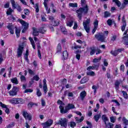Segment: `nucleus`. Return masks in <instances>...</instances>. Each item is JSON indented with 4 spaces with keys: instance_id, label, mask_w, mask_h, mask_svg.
I'll list each match as a JSON object with an SVG mask.
<instances>
[{
    "instance_id": "f257e3e1",
    "label": "nucleus",
    "mask_w": 128,
    "mask_h": 128,
    "mask_svg": "<svg viewBox=\"0 0 128 128\" xmlns=\"http://www.w3.org/2000/svg\"><path fill=\"white\" fill-rule=\"evenodd\" d=\"M82 5L84 8H80L79 9L76 10V12L78 14V18L80 20H82V14H88V5H85L86 0H81Z\"/></svg>"
},
{
    "instance_id": "f03ea898",
    "label": "nucleus",
    "mask_w": 128,
    "mask_h": 128,
    "mask_svg": "<svg viewBox=\"0 0 128 128\" xmlns=\"http://www.w3.org/2000/svg\"><path fill=\"white\" fill-rule=\"evenodd\" d=\"M59 108L60 110V112L61 114H66L70 110H72V108H76L74 105L72 104H68L66 107L65 110L64 108L62 106H59Z\"/></svg>"
},
{
    "instance_id": "7ed1b4c3",
    "label": "nucleus",
    "mask_w": 128,
    "mask_h": 128,
    "mask_svg": "<svg viewBox=\"0 0 128 128\" xmlns=\"http://www.w3.org/2000/svg\"><path fill=\"white\" fill-rule=\"evenodd\" d=\"M90 19H87L86 21L83 22L84 28L88 34L90 32Z\"/></svg>"
},
{
    "instance_id": "20e7f679",
    "label": "nucleus",
    "mask_w": 128,
    "mask_h": 128,
    "mask_svg": "<svg viewBox=\"0 0 128 128\" xmlns=\"http://www.w3.org/2000/svg\"><path fill=\"white\" fill-rule=\"evenodd\" d=\"M57 124H60L61 126L66 128L68 126V120L66 118H61L60 120L58 122Z\"/></svg>"
},
{
    "instance_id": "39448f33",
    "label": "nucleus",
    "mask_w": 128,
    "mask_h": 128,
    "mask_svg": "<svg viewBox=\"0 0 128 128\" xmlns=\"http://www.w3.org/2000/svg\"><path fill=\"white\" fill-rule=\"evenodd\" d=\"M95 38H96L98 40L99 42H104V33H99L95 35Z\"/></svg>"
},
{
    "instance_id": "423d86ee",
    "label": "nucleus",
    "mask_w": 128,
    "mask_h": 128,
    "mask_svg": "<svg viewBox=\"0 0 128 128\" xmlns=\"http://www.w3.org/2000/svg\"><path fill=\"white\" fill-rule=\"evenodd\" d=\"M18 88L16 86H13L12 90L9 91L8 94L11 96H14L18 94Z\"/></svg>"
},
{
    "instance_id": "0eeeda50",
    "label": "nucleus",
    "mask_w": 128,
    "mask_h": 128,
    "mask_svg": "<svg viewBox=\"0 0 128 128\" xmlns=\"http://www.w3.org/2000/svg\"><path fill=\"white\" fill-rule=\"evenodd\" d=\"M19 22L20 24H22L23 26H24L23 30H22V32L24 34V32H26V30L28 28V24L22 20H19Z\"/></svg>"
},
{
    "instance_id": "6e6552de",
    "label": "nucleus",
    "mask_w": 128,
    "mask_h": 128,
    "mask_svg": "<svg viewBox=\"0 0 128 128\" xmlns=\"http://www.w3.org/2000/svg\"><path fill=\"white\" fill-rule=\"evenodd\" d=\"M24 52V45H19L18 48L17 49V56L18 58H20L22 56V52Z\"/></svg>"
},
{
    "instance_id": "1a4fd4ad",
    "label": "nucleus",
    "mask_w": 128,
    "mask_h": 128,
    "mask_svg": "<svg viewBox=\"0 0 128 128\" xmlns=\"http://www.w3.org/2000/svg\"><path fill=\"white\" fill-rule=\"evenodd\" d=\"M22 115L24 118L25 120H32V114H29L26 111H22Z\"/></svg>"
},
{
    "instance_id": "9d476101",
    "label": "nucleus",
    "mask_w": 128,
    "mask_h": 128,
    "mask_svg": "<svg viewBox=\"0 0 128 128\" xmlns=\"http://www.w3.org/2000/svg\"><path fill=\"white\" fill-rule=\"evenodd\" d=\"M52 122H54V120H48L47 122L42 123V124L43 126V128H48L52 124Z\"/></svg>"
},
{
    "instance_id": "9b49d317",
    "label": "nucleus",
    "mask_w": 128,
    "mask_h": 128,
    "mask_svg": "<svg viewBox=\"0 0 128 128\" xmlns=\"http://www.w3.org/2000/svg\"><path fill=\"white\" fill-rule=\"evenodd\" d=\"M6 28L10 30L11 34H14V26L12 24H9L6 26Z\"/></svg>"
},
{
    "instance_id": "f8f14e48",
    "label": "nucleus",
    "mask_w": 128,
    "mask_h": 128,
    "mask_svg": "<svg viewBox=\"0 0 128 128\" xmlns=\"http://www.w3.org/2000/svg\"><path fill=\"white\" fill-rule=\"evenodd\" d=\"M74 20H68L66 22V26H69V28H72L74 24Z\"/></svg>"
},
{
    "instance_id": "ddd939ff",
    "label": "nucleus",
    "mask_w": 128,
    "mask_h": 128,
    "mask_svg": "<svg viewBox=\"0 0 128 128\" xmlns=\"http://www.w3.org/2000/svg\"><path fill=\"white\" fill-rule=\"evenodd\" d=\"M62 58H63V60H68V52L67 50H65L62 54Z\"/></svg>"
},
{
    "instance_id": "4468645a",
    "label": "nucleus",
    "mask_w": 128,
    "mask_h": 128,
    "mask_svg": "<svg viewBox=\"0 0 128 128\" xmlns=\"http://www.w3.org/2000/svg\"><path fill=\"white\" fill-rule=\"evenodd\" d=\"M86 91H83L80 92V98L82 100H84V98H86Z\"/></svg>"
},
{
    "instance_id": "2eb2a0df",
    "label": "nucleus",
    "mask_w": 128,
    "mask_h": 128,
    "mask_svg": "<svg viewBox=\"0 0 128 128\" xmlns=\"http://www.w3.org/2000/svg\"><path fill=\"white\" fill-rule=\"evenodd\" d=\"M38 30H39V32L40 34H44V32H46V28L44 27H42L38 29Z\"/></svg>"
},
{
    "instance_id": "dca6fc26",
    "label": "nucleus",
    "mask_w": 128,
    "mask_h": 128,
    "mask_svg": "<svg viewBox=\"0 0 128 128\" xmlns=\"http://www.w3.org/2000/svg\"><path fill=\"white\" fill-rule=\"evenodd\" d=\"M40 34V30H38L36 28H33V36H37Z\"/></svg>"
},
{
    "instance_id": "f3484780",
    "label": "nucleus",
    "mask_w": 128,
    "mask_h": 128,
    "mask_svg": "<svg viewBox=\"0 0 128 128\" xmlns=\"http://www.w3.org/2000/svg\"><path fill=\"white\" fill-rule=\"evenodd\" d=\"M16 28V34L17 38L20 37V28H18L16 26H15Z\"/></svg>"
},
{
    "instance_id": "a211bd4d",
    "label": "nucleus",
    "mask_w": 128,
    "mask_h": 128,
    "mask_svg": "<svg viewBox=\"0 0 128 128\" xmlns=\"http://www.w3.org/2000/svg\"><path fill=\"white\" fill-rule=\"evenodd\" d=\"M29 40L31 42V44L32 46V48L34 50H36V44H34V39L32 38V37L29 38Z\"/></svg>"
},
{
    "instance_id": "6ab92c4d",
    "label": "nucleus",
    "mask_w": 128,
    "mask_h": 128,
    "mask_svg": "<svg viewBox=\"0 0 128 128\" xmlns=\"http://www.w3.org/2000/svg\"><path fill=\"white\" fill-rule=\"evenodd\" d=\"M11 82L14 84H18V80L17 78H14L11 79Z\"/></svg>"
},
{
    "instance_id": "aec40b11",
    "label": "nucleus",
    "mask_w": 128,
    "mask_h": 128,
    "mask_svg": "<svg viewBox=\"0 0 128 128\" xmlns=\"http://www.w3.org/2000/svg\"><path fill=\"white\" fill-rule=\"evenodd\" d=\"M88 82V78L84 77L82 79L80 80V84H86V82Z\"/></svg>"
},
{
    "instance_id": "412c9836",
    "label": "nucleus",
    "mask_w": 128,
    "mask_h": 128,
    "mask_svg": "<svg viewBox=\"0 0 128 128\" xmlns=\"http://www.w3.org/2000/svg\"><path fill=\"white\" fill-rule=\"evenodd\" d=\"M24 104V100L21 98H17V104Z\"/></svg>"
},
{
    "instance_id": "4be33fe9",
    "label": "nucleus",
    "mask_w": 128,
    "mask_h": 128,
    "mask_svg": "<svg viewBox=\"0 0 128 128\" xmlns=\"http://www.w3.org/2000/svg\"><path fill=\"white\" fill-rule=\"evenodd\" d=\"M102 117V115L100 114H96L94 116V120H96V122H98V120H100V118Z\"/></svg>"
},
{
    "instance_id": "5701e85b",
    "label": "nucleus",
    "mask_w": 128,
    "mask_h": 128,
    "mask_svg": "<svg viewBox=\"0 0 128 128\" xmlns=\"http://www.w3.org/2000/svg\"><path fill=\"white\" fill-rule=\"evenodd\" d=\"M102 120L104 122L105 124H106V122L108 121V117H106V115H102Z\"/></svg>"
},
{
    "instance_id": "b1692460",
    "label": "nucleus",
    "mask_w": 128,
    "mask_h": 128,
    "mask_svg": "<svg viewBox=\"0 0 128 128\" xmlns=\"http://www.w3.org/2000/svg\"><path fill=\"white\" fill-rule=\"evenodd\" d=\"M10 104H17V98H13L9 100Z\"/></svg>"
},
{
    "instance_id": "393cba45",
    "label": "nucleus",
    "mask_w": 128,
    "mask_h": 128,
    "mask_svg": "<svg viewBox=\"0 0 128 128\" xmlns=\"http://www.w3.org/2000/svg\"><path fill=\"white\" fill-rule=\"evenodd\" d=\"M86 74L87 76H96V73L93 71L87 72Z\"/></svg>"
},
{
    "instance_id": "a878e982",
    "label": "nucleus",
    "mask_w": 128,
    "mask_h": 128,
    "mask_svg": "<svg viewBox=\"0 0 128 128\" xmlns=\"http://www.w3.org/2000/svg\"><path fill=\"white\" fill-rule=\"evenodd\" d=\"M60 24V22L58 20H54L52 22V25L54 26H58Z\"/></svg>"
},
{
    "instance_id": "bb28decb",
    "label": "nucleus",
    "mask_w": 128,
    "mask_h": 128,
    "mask_svg": "<svg viewBox=\"0 0 128 128\" xmlns=\"http://www.w3.org/2000/svg\"><path fill=\"white\" fill-rule=\"evenodd\" d=\"M111 16V14L110 12H108V11H106L104 12V18H109V16Z\"/></svg>"
},
{
    "instance_id": "cd10ccee",
    "label": "nucleus",
    "mask_w": 128,
    "mask_h": 128,
    "mask_svg": "<svg viewBox=\"0 0 128 128\" xmlns=\"http://www.w3.org/2000/svg\"><path fill=\"white\" fill-rule=\"evenodd\" d=\"M120 82L118 81H116L115 82V84H114V86H115V88H116V90H118L119 88H120Z\"/></svg>"
},
{
    "instance_id": "c85d7f7f",
    "label": "nucleus",
    "mask_w": 128,
    "mask_h": 128,
    "mask_svg": "<svg viewBox=\"0 0 128 128\" xmlns=\"http://www.w3.org/2000/svg\"><path fill=\"white\" fill-rule=\"evenodd\" d=\"M14 10H12V9L11 8H9L8 10L6 11V14L7 16H10V14H12Z\"/></svg>"
},
{
    "instance_id": "c756f323",
    "label": "nucleus",
    "mask_w": 128,
    "mask_h": 128,
    "mask_svg": "<svg viewBox=\"0 0 128 128\" xmlns=\"http://www.w3.org/2000/svg\"><path fill=\"white\" fill-rule=\"evenodd\" d=\"M32 80V82H34V80H36V82H38V80H40V77H38V76L36 75L34 76H33V78Z\"/></svg>"
},
{
    "instance_id": "7c9ffc66",
    "label": "nucleus",
    "mask_w": 128,
    "mask_h": 128,
    "mask_svg": "<svg viewBox=\"0 0 128 128\" xmlns=\"http://www.w3.org/2000/svg\"><path fill=\"white\" fill-rule=\"evenodd\" d=\"M126 26V22L122 23V26L121 27V30L122 32H124Z\"/></svg>"
},
{
    "instance_id": "2f4dec72",
    "label": "nucleus",
    "mask_w": 128,
    "mask_h": 128,
    "mask_svg": "<svg viewBox=\"0 0 128 128\" xmlns=\"http://www.w3.org/2000/svg\"><path fill=\"white\" fill-rule=\"evenodd\" d=\"M69 6L71 8H78V4L76 3H70Z\"/></svg>"
},
{
    "instance_id": "473e14b6",
    "label": "nucleus",
    "mask_w": 128,
    "mask_h": 128,
    "mask_svg": "<svg viewBox=\"0 0 128 128\" xmlns=\"http://www.w3.org/2000/svg\"><path fill=\"white\" fill-rule=\"evenodd\" d=\"M10 2L12 4L13 8L14 10L16 9V2H14V0H10Z\"/></svg>"
},
{
    "instance_id": "72a5a7b5",
    "label": "nucleus",
    "mask_w": 128,
    "mask_h": 128,
    "mask_svg": "<svg viewBox=\"0 0 128 128\" xmlns=\"http://www.w3.org/2000/svg\"><path fill=\"white\" fill-rule=\"evenodd\" d=\"M111 54H112V56H116V55L118 54V51L116 50H112L110 52Z\"/></svg>"
},
{
    "instance_id": "f704fd0d",
    "label": "nucleus",
    "mask_w": 128,
    "mask_h": 128,
    "mask_svg": "<svg viewBox=\"0 0 128 128\" xmlns=\"http://www.w3.org/2000/svg\"><path fill=\"white\" fill-rule=\"evenodd\" d=\"M122 94H123L124 97L126 99L128 100V93L126 91H122Z\"/></svg>"
},
{
    "instance_id": "c9c22d12",
    "label": "nucleus",
    "mask_w": 128,
    "mask_h": 128,
    "mask_svg": "<svg viewBox=\"0 0 128 128\" xmlns=\"http://www.w3.org/2000/svg\"><path fill=\"white\" fill-rule=\"evenodd\" d=\"M122 122H123V124H125L126 126H128V120H126V118L125 117H124L122 118Z\"/></svg>"
},
{
    "instance_id": "e433bc0d",
    "label": "nucleus",
    "mask_w": 128,
    "mask_h": 128,
    "mask_svg": "<svg viewBox=\"0 0 128 128\" xmlns=\"http://www.w3.org/2000/svg\"><path fill=\"white\" fill-rule=\"evenodd\" d=\"M62 51V46H60V44H58L57 46V52H60Z\"/></svg>"
},
{
    "instance_id": "4c0bfd02",
    "label": "nucleus",
    "mask_w": 128,
    "mask_h": 128,
    "mask_svg": "<svg viewBox=\"0 0 128 128\" xmlns=\"http://www.w3.org/2000/svg\"><path fill=\"white\" fill-rule=\"evenodd\" d=\"M102 60V56H100L98 58H95L93 60V62H99Z\"/></svg>"
},
{
    "instance_id": "58836bf2",
    "label": "nucleus",
    "mask_w": 128,
    "mask_h": 128,
    "mask_svg": "<svg viewBox=\"0 0 128 128\" xmlns=\"http://www.w3.org/2000/svg\"><path fill=\"white\" fill-rule=\"evenodd\" d=\"M28 106H30V108H32V106H38V104H36V103H34L32 102H30L28 104Z\"/></svg>"
},
{
    "instance_id": "ea45409f",
    "label": "nucleus",
    "mask_w": 128,
    "mask_h": 128,
    "mask_svg": "<svg viewBox=\"0 0 128 128\" xmlns=\"http://www.w3.org/2000/svg\"><path fill=\"white\" fill-rule=\"evenodd\" d=\"M96 53V49L94 48H91V51L90 52V56H94Z\"/></svg>"
},
{
    "instance_id": "a19ab883",
    "label": "nucleus",
    "mask_w": 128,
    "mask_h": 128,
    "mask_svg": "<svg viewBox=\"0 0 128 128\" xmlns=\"http://www.w3.org/2000/svg\"><path fill=\"white\" fill-rule=\"evenodd\" d=\"M94 27L98 28V20H96L94 22Z\"/></svg>"
},
{
    "instance_id": "79ce46f5",
    "label": "nucleus",
    "mask_w": 128,
    "mask_h": 128,
    "mask_svg": "<svg viewBox=\"0 0 128 128\" xmlns=\"http://www.w3.org/2000/svg\"><path fill=\"white\" fill-rule=\"evenodd\" d=\"M34 8L36 9V12H40V9L38 8V4H36L34 6Z\"/></svg>"
},
{
    "instance_id": "37998d69",
    "label": "nucleus",
    "mask_w": 128,
    "mask_h": 128,
    "mask_svg": "<svg viewBox=\"0 0 128 128\" xmlns=\"http://www.w3.org/2000/svg\"><path fill=\"white\" fill-rule=\"evenodd\" d=\"M98 86H96V85H94L92 86V89L94 90V94H96V90H98Z\"/></svg>"
},
{
    "instance_id": "c03bdc74",
    "label": "nucleus",
    "mask_w": 128,
    "mask_h": 128,
    "mask_svg": "<svg viewBox=\"0 0 128 128\" xmlns=\"http://www.w3.org/2000/svg\"><path fill=\"white\" fill-rule=\"evenodd\" d=\"M28 72H29L31 76H34V72L30 68H28Z\"/></svg>"
},
{
    "instance_id": "a18cd8bd",
    "label": "nucleus",
    "mask_w": 128,
    "mask_h": 128,
    "mask_svg": "<svg viewBox=\"0 0 128 128\" xmlns=\"http://www.w3.org/2000/svg\"><path fill=\"white\" fill-rule=\"evenodd\" d=\"M106 128H112V126H114V124L112 123H109L108 124H106Z\"/></svg>"
},
{
    "instance_id": "49530a36",
    "label": "nucleus",
    "mask_w": 128,
    "mask_h": 128,
    "mask_svg": "<svg viewBox=\"0 0 128 128\" xmlns=\"http://www.w3.org/2000/svg\"><path fill=\"white\" fill-rule=\"evenodd\" d=\"M36 96H42V92H40V89H37Z\"/></svg>"
},
{
    "instance_id": "de8ad7c7",
    "label": "nucleus",
    "mask_w": 128,
    "mask_h": 128,
    "mask_svg": "<svg viewBox=\"0 0 128 128\" xmlns=\"http://www.w3.org/2000/svg\"><path fill=\"white\" fill-rule=\"evenodd\" d=\"M34 92V90H32V89H26L24 92V94H26V92Z\"/></svg>"
},
{
    "instance_id": "09e8293b",
    "label": "nucleus",
    "mask_w": 128,
    "mask_h": 128,
    "mask_svg": "<svg viewBox=\"0 0 128 128\" xmlns=\"http://www.w3.org/2000/svg\"><path fill=\"white\" fill-rule=\"evenodd\" d=\"M107 24H108V26H112V20L110 19H108L107 20Z\"/></svg>"
},
{
    "instance_id": "8fccbe9b",
    "label": "nucleus",
    "mask_w": 128,
    "mask_h": 128,
    "mask_svg": "<svg viewBox=\"0 0 128 128\" xmlns=\"http://www.w3.org/2000/svg\"><path fill=\"white\" fill-rule=\"evenodd\" d=\"M61 32L64 34H68V32H66V28H61Z\"/></svg>"
},
{
    "instance_id": "3c124183",
    "label": "nucleus",
    "mask_w": 128,
    "mask_h": 128,
    "mask_svg": "<svg viewBox=\"0 0 128 128\" xmlns=\"http://www.w3.org/2000/svg\"><path fill=\"white\" fill-rule=\"evenodd\" d=\"M21 82H26V76H24V75H22L20 77Z\"/></svg>"
},
{
    "instance_id": "603ef678",
    "label": "nucleus",
    "mask_w": 128,
    "mask_h": 128,
    "mask_svg": "<svg viewBox=\"0 0 128 128\" xmlns=\"http://www.w3.org/2000/svg\"><path fill=\"white\" fill-rule=\"evenodd\" d=\"M43 90L44 94H46L48 92V86H43Z\"/></svg>"
},
{
    "instance_id": "864d4df0",
    "label": "nucleus",
    "mask_w": 128,
    "mask_h": 128,
    "mask_svg": "<svg viewBox=\"0 0 128 128\" xmlns=\"http://www.w3.org/2000/svg\"><path fill=\"white\" fill-rule=\"evenodd\" d=\"M116 118L114 116H112L110 118V120L111 122H116Z\"/></svg>"
},
{
    "instance_id": "5fc2aeb1",
    "label": "nucleus",
    "mask_w": 128,
    "mask_h": 128,
    "mask_svg": "<svg viewBox=\"0 0 128 128\" xmlns=\"http://www.w3.org/2000/svg\"><path fill=\"white\" fill-rule=\"evenodd\" d=\"M76 122H70V126L71 128H74V126H76Z\"/></svg>"
},
{
    "instance_id": "6e6d98bb",
    "label": "nucleus",
    "mask_w": 128,
    "mask_h": 128,
    "mask_svg": "<svg viewBox=\"0 0 128 128\" xmlns=\"http://www.w3.org/2000/svg\"><path fill=\"white\" fill-rule=\"evenodd\" d=\"M86 70H88V72H90V70H95L94 66H89L88 68H87Z\"/></svg>"
},
{
    "instance_id": "4d7b16f0",
    "label": "nucleus",
    "mask_w": 128,
    "mask_h": 128,
    "mask_svg": "<svg viewBox=\"0 0 128 128\" xmlns=\"http://www.w3.org/2000/svg\"><path fill=\"white\" fill-rule=\"evenodd\" d=\"M17 10H18V12H22V7L18 5L16 6V8Z\"/></svg>"
},
{
    "instance_id": "13d9d810",
    "label": "nucleus",
    "mask_w": 128,
    "mask_h": 128,
    "mask_svg": "<svg viewBox=\"0 0 128 128\" xmlns=\"http://www.w3.org/2000/svg\"><path fill=\"white\" fill-rule=\"evenodd\" d=\"M78 28V22H74V26H73L74 30H76Z\"/></svg>"
},
{
    "instance_id": "bf43d9fd",
    "label": "nucleus",
    "mask_w": 128,
    "mask_h": 128,
    "mask_svg": "<svg viewBox=\"0 0 128 128\" xmlns=\"http://www.w3.org/2000/svg\"><path fill=\"white\" fill-rule=\"evenodd\" d=\"M48 18L49 20H50L51 22H52L54 20V18L52 16H48Z\"/></svg>"
},
{
    "instance_id": "052dcab7",
    "label": "nucleus",
    "mask_w": 128,
    "mask_h": 128,
    "mask_svg": "<svg viewBox=\"0 0 128 128\" xmlns=\"http://www.w3.org/2000/svg\"><path fill=\"white\" fill-rule=\"evenodd\" d=\"M4 62V58H2V54H0V64H2V62Z\"/></svg>"
},
{
    "instance_id": "680f3d73",
    "label": "nucleus",
    "mask_w": 128,
    "mask_h": 128,
    "mask_svg": "<svg viewBox=\"0 0 128 128\" xmlns=\"http://www.w3.org/2000/svg\"><path fill=\"white\" fill-rule=\"evenodd\" d=\"M52 12H56V8H54V4H52Z\"/></svg>"
},
{
    "instance_id": "e2e57ef3",
    "label": "nucleus",
    "mask_w": 128,
    "mask_h": 128,
    "mask_svg": "<svg viewBox=\"0 0 128 128\" xmlns=\"http://www.w3.org/2000/svg\"><path fill=\"white\" fill-rule=\"evenodd\" d=\"M41 20L42 22H46V18L42 15L41 16Z\"/></svg>"
},
{
    "instance_id": "0e129e2a",
    "label": "nucleus",
    "mask_w": 128,
    "mask_h": 128,
    "mask_svg": "<svg viewBox=\"0 0 128 128\" xmlns=\"http://www.w3.org/2000/svg\"><path fill=\"white\" fill-rule=\"evenodd\" d=\"M116 40V36H113L111 37V40H112V42H114V40Z\"/></svg>"
},
{
    "instance_id": "69168bd1",
    "label": "nucleus",
    "mask_w": 128,
    "mask_h": 128,
    "mask_svg": "<svg viewBox=\"0 0 128 128\" xmlns=\"http://www.w3.org/2000/svg\"><path fill=\"white\" fill-rule=\"evenodd\" d=\"M41 102H42V106H46V102L44 101V99H42Z\"/></svg>"
},
{
    "instance_id": "338daca9",
    "label": "nucleus",
    "mask_w": 128,
    "mask_h": 128,
    "mask_svg": "<svg viewBox=\"0 0 128 128\" xmlns=\"http://www.w3.org/2000/svg\"><path fill=\"white\" fill-rule=\"evenodd\" d=\"M57 104H62L63 106H64V104L60 100H58Z\"/></svg>"
},
{
    "instance_id": "774afa93",
    "label": "nucleus",
    "mask_w": 128,
    "mask_h": 128,
    "mask_svg": "<svg viewBox=\"0 0 128 128\" xmlns=\"http://www.w3.org/2000/svg\"><path fill=\"white\" fill-rule=\"evenodd\" d=\"M123 40H128V34L123 37Z\"/></svg>"
}]
</instances>
